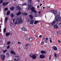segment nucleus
<instances>
[{"instance_id":"1","label":"nucleus","mask_w":61,"mask_h":61,"mask_svg":"<svg viewBox=\"0 0 61 61\" xmlns=\"http://www.w3.org/2000/svg\"><path fill=\"white\" fill-rule=\"evenodd\" d=\"M22 21H23L22 19H20L19 18H17L15 22L14 23V24L15 25L16 24L19 25L20 24H21L22 23Z\"/></svg>"},{"instance_id":"2","label":"nucleus","mask_w":61,"mask_h":61,"mask_svg":"<svg viewBox=\"0 0 61 61\" xmlns=\"http://www.w3.org/2000/svg\"><path fill=\"white\" fill-rule=\"evenodd\" d=\"M28 10H31L32 12H33L34 13H36L37 12L36 10H35L34 8L32 7V6H29L28 7Z\"/></svg>"},{"instance_id":"3","label":"nucleus","mask_w":61,"mask_h":61,"mask_svg":"<svg viewBox=\"0 0 61 61\" xmlns=\"http://www.w3.org/2000/svg\"><path fill=\"white\" fill-rule=\"evenodd\" d=\"M55 19L56 21H60L61 20V17L59 15H57L56 16V18H55Z\"/></svg>"},{"instance_id":"4","label":"nucleus","mask_w":61,"mask_h":61,"mask_svg":"<svg viewBox=\"0 0 61 61\" xmlns=\"http://www.w3.org/2000/svg\"><path fill=\"white\" fill-rule=\"evenodd\" d=\"M50 12L51 13H52L54 14L55 15V16H56V15H56L57 14V12H56V10H51L50 11Z\"/></svg>"},{"instance_id":"5","label":"nucleus","mask_w":61,"mask_h":61,"mask_svg":"<svg viewBox=\"0 0 61 61\" xmlns=\"http://www.w3.org/2000/svg\"><path fill=\"white\" fill-rule=\"evenodd\" d=\"M30 57H31L33 59H36V54H34L32 56L31 54H30Z\"/></svg>"},{"instance_id":"6","label":"nucleus","mask_w":61,"mask_h":61,"mask_svg":"<svg viewBox=\"0 0 61 61\" xmlns=\"http://www.w3.org/2000/svg\"><path fill=\"white\" fill-rule=\"evenodd\" d=\"M2 53L0 52V57L1 58L2 60H4L5 58V56L4 55H2Z\"/></svg>"},{"instance_id":"7","label":"nucleus","mask_w":61,"mask_h":61,"mask_svg":"<svg viewBox=\"0 0 61 61\" xmlns=\"http://www.w3.org/2000/svg\"><path fill=\"white\" fill-rule=\"evenodd\" d=\"M52 49H53V50H54V51H56V50H57V48L56 47V46H53L52 47Z\"/></svg>"},{"instance_id":"8","label":"nucleus","mask_w":61,"mask_h":61,"mask_svg":"<svg viewBox=\"0 0 61 61\" xmlns=\"http://www.w3.org/2000/svg\"><path fill=\"white\" fill-rule=\"evenodd\" d=\"M32 0H30V1H29V2L28 3V6H31V1Z\"/></svg>"},{"instance_id":"9","label":"nucleus","mask_w":61,"mask_h":61,"mask_svg":"<svg viewBox=\"0 0 61 61\" xmlns=\"http://www.w3.org/2000/svg\"><path fill=\"white\" fill-rule=\"evenodd\" d=\"M16 8L17 10H18L19 11H20L21 10V9L20 7L18 6H17Z\"/></svg>"},{"instance_id":"10","label":"nucleus","mask_w":61,"mask_h":61,"mask_svg":"<svg viewBox=\"0 0 61 61\" xmlns=\"http://www.w3.org/2000/svg\"><path fill=\"white\" fill-rule=\"evenodd\" d=\"M55 23H56V21H54L50 23V25H54Z\"/></svg>"},{"instance_id":"11","label":"nucleus","mask_w":61,"mask_h":61,"mask_svg":"<svg viewBox=\"0 0 61 61\" xmlns=\"http://www.w3.org/2000/svg\"><path fill=\"white\" fill-rule=\"evenodd\" d=\"M53 27L55 29H56L57 28H58V25H55L53 26Z\"/></svg>"},{"instance_id":"12","label":"nucleus","mask_w":61,"mask_h":61,"mask_svg":"<svg viewBox=\"0 0 61 61\" xmlns=\"http://www.w3.org/2000/svg\"><path fill=\"white\" fill-rule=\"evenodd\" d=\"M40 56L41 58H45V56L44 55H41Z\"/></svg>"},{"instance_id":"13","label":"nucleus","mask_w":61,"mask_h":61,"mask_svg":"<svg viewBox=\"0 0 61 61\" xmlns=\"http://www.w3.org/2000/svg\"><path fill=\"white\" fill-rule=\"evenodd\" d=\"M29 40L30 42H31V41L33 40V38L31 37H30L29 38Z\"/></svg>"},{"instance_id":"14","label":"nucleus","mask_w":61,"mask_h":61,"mask_svg":"<svg viewBox=\"0 0 61 61\" xmlns=\"http://www.w3.org/2000/svg\"><path fill=\"white\" fill-rule=\"evenodd\" d=\"M10 33L8 32V33H6V36H9V35H10Z\"/></svg>"},{"instance_id":"15","label":"nucleus","mask_w":61,"mask_h":61,"mask_svg":"<svg viewBox=\"0 0 61 61\" xmlns=\"http://www.w3.org/2000/svg\"><path fill=\"white\" fill-rule=\"evenodd\" d=\"M21 14V12L20 11H19L18 12V13H17L16 14V15H20Z\"/></svg>"},{"instance_id":"16","label":"nucleus","mask_w":61,"mask_h":61,"mask_svg":"<svg viewBox=\"0 0 61 61\" xmlns=\"http://www.w3.org/2000/svg\"><path fill=\"white\" fill-rule=\"evenodd\" d=\"M10 53L11 54H13V55H16V54L15 52L13 51H10Z\"/></svg>"},{"instance_id":"17","label":"nucleus","mask_w":61,"mask_h":61,"mask_svg":"<svg viewBox=\"0 0 61 61\" xmlns=\"http://www.w3.org/2000/svg\"><path fill=\"white\" fill-rule=\"evenodd\" d=\"M8 20V17H6L5 18V22L6 23V22H7V21Z\"/></svg>"},{"instance_id":"18","label":"nucleus","mask_w":61,"mask_h":61,"mask_svg":"<svg viewBox=\"0 0 61 61\" xmlns=\"http://www.w3.org/2000/svg\"><path fill=\"white\" fill-rule=\"evenodd\" d=\"M34 20H31L30 21V23L31 24H33L34 23Z\"/></svg>"},{"instance_id":"19","label":"nucleus","mask_w":61,"mask_h":61,"mask_svg":"<svg viewBox=\"0 0 61 61\" xmlns=\"http://www.w3.org/2000/svg\"><path fill=\"white\" fill-rule=\"evenodd\" d=\"M41 53L42 54H46V52L45 51H41Z\"/></svg>"},{"instance_id":"20","label":"nucleus","mask_w":61,"mask_h":61,"mask_svg":"<svg viewBox=\"0 0 61 61\" xmlns=\"http://www.w3.org/2000/svg\"><path fill=\"white\" fill-rule=\"evenodd\" d=\"M29 17L31 19H33V16L31 15H29Z\"/></svg>"},{"instance_id":"21","label":"nucleus","mask_w":61,"mask_h":61,"mask_svg":"<svg viewBox=\"0 0 61 61\" xmlns=\"http://www.w3.org/2000/svg\"><path fill=\"white\" fill-rule=\"evenodd\" d=\"M21 29L23 31H26V29H25V28L24 27H23V28H21Z\"/></svg>"},{"instance_id":"22","label":"nucleus","mask_w":61,"mask_h":61,"mask_svg":"<svg viewBox=\"0 0 61 61\" xmlns=\"http://www.w3.org/2000/svg\"><path fill=\"white\" fill-rule=\"evenodd\" d=\"M10 14V11H8L7 12V15H9Z\"/></svg>"},{"instance_id":"23","label":"nucleus","mask_w":61,"mask_h":61,"mask_svg":"<svg viewBox=\"0 0 61 61\" xmlns=\"http://www.w3.org/2000/svg\"><path fill=\"white\" fill-rule=\"evenodd\" d=\"M14 7H11L10 8V10L11 11H13V10H14Z\"/></svg>"},{"instance_id":"24","label":"nucleus","mask_w":61,"mask_h":61,"mask_svg":"<svg viewBox=\"0 0 61 61\" xmlns=\"http://www.w3.org/2000/svg\"><path fill=\"white\" fill-rule=\"evenodd\" d=\"M39 15L38 14L35 13L34 14V16L35 17H37V16H39Z\"/></svg>"},{"instance_id":"25","label":"nucleus","mask_w":61,"mask_h":61,"mask_svg":"<svg viewBox=\"0 0 61 61\" xmlns=\"http://www.w3.org/2000/svg\"><path fill=\"white\" fill-rule=\"evenodd\" d=\"M22 14L24 15H27V13L25 12L24 13H22Z\"/></svg>"},{"instance_id":"26","label":"nucleus","mask_w":61,"mask_h":61,"mask_svg":"<svg viewBox=\"0 0 61 61\" xmlns=\"http://www.w3.org/2000/svg\"><path fill=\"white\" fill-rule=\"evenodd\" d=\"M3 6H5L6 5V3L4 2V3H3Z\"/></svg>"},{"instance_id":"27","label":"nucleus","mask_w":61,"mask_h":61,"mask_svg":"<svg viewBox=\"0 0 61 61\" xmlns=\"http://www.w3.org/2000/svg\"><path fill=\"white\" fill-rule=\"evenodd\" d=\"M11 17L12 18H13V17H14V14H11Z\"/></svg>"},{"instance_id":"28","label":"nucleus","mask_w":61,"mask_h":61,"mask_svg":"<svg viewBox=\"0 0 61 61\" xmlns=\"http://www.w3.org/2000/svg\"><path fill=\"white\" fill-rule=\"evenodd\" d=\"M6 56L7 57H8L9 56V54L8 53H6Z\"/></svg>"},{"instance_id":"29","label":"nucleus","mask_w":61,"mask_h":61,"mask_svg":"<svg viewBox=\"0 0 61 61\" xmlns=\"http://www.w3.org/2000/svg\"><path fill=\"white\" fill-rule=\"evenodd\" d=\"M38 21H37V20L35 21L34 22V24H37V23H38Z\"/></svg>"},{"instance_id":"30","label":"nucleus","mask_w":61,"mask_h":61,"mask_svg":"<svg viewBox=\"0 0 61 61\" xmlns=\"http://www.w3.org/2000/svg\"><path fill=\"white\" fill-rule=\"evenodd\" d=\"M6 28H5L3 30V31L4 32H5H5H6V31H5V30H6Z\"/></svg>"},{"instance_id":"31","label":"nucleus","mask_w":61,"mask_h":61,"mask_svg":"<svg viewBox=\"0 0 61 61\" xmlns=\"http://www.w3.org/2000/svg\"><path fill=\"white\" fill-rule=\"evenodd\" d=\"M14 60H15L14 61H18L17 60H19V59H14Z\"/></svg>"},{"instance_id":"32","label":"nucleus","mask_w":61,"mask_h":61,"mask_svg":"<svg viewBox=\"0 0 61 61\" xmlns=\"http://www.w3.org/2000/svg\"><path fill=\"white\" fill-rule=\"evenodd\" d=\"M57 34L58 35H60V31L57 32Z\"/></svg>"},{"instance_id":"33","label":"nucleus","mask_w":61,"mask_h":61,"mask_svg":"<svg viewBox=\"0 0 61 61\" xmlns=\"http://www.w3.org/2000/svg\"><path fill=\"white\" fill-rule=\"evenodd\" d=\"M54 56L55 57H57V56H58V55L56 54V53H55Z\"/></svg>"},{"instance_id":"34","label":"nucleus","mask_w":61,"mask_h":61,"mask_svg":"<svg viewBox=\"0 0 61 61\" xmlns=\"http://www.w3.org/2000/svg\"><path fill=\"white\" fill-rule=\"evenodd\" d=\"M10 43H11V42H10V41H8L7 43V45H9V44H10Z\"/></svg>"},{"instance_id":"35","label":"nucleus","mask_w":61,"mask_h":61,"mask_svg":"<svg viewBox=\"0 0 61 61\" xmlns=\"http://www.w3.org/2000/svg\"><path fill=\"white\" fill-rule=\"evenodd\" d=\"M49 39L50 40V42L51 43L52 42V39L51 38H49Z\"/></svg>"},{"instance_id":"36","label":"nucleus","mask_w":61,"mask_h":61,"mask_svg":"<svg viewBox=\"0 0 61 61\" xmlns=\"http://www.w3.org/2000/svg\"><path fill=\"white\" fill-rule=\"evenodd\" d=\"M6 51H7V50H5L3 51V53H5Z\"/></svg>"},{"instance_id":"37","label":"nucleus","mask_w":61,"mask_h":61,"mask_svg":"<svg viewBox=\"0 0 61 61\" xmlns=\"http://www.w3.org/2000/svg\"><path fill=\"white\" fill-rule=\"evenodd\" d=\"M29 45V43H27L25 44L26 46H28Z\"/></svg>"},{"instance_id":"38","label":"nucleus","mask_w":61,"mask_h":61,"mask_svg":"<svg viewBox=\"0 0 61 61\" xmlns=\"http://www.w3.org/2000/svg\"><path fill=\"white\" fill-rule=\"evenodd\" d=\"M16 19H13V23H14L15 22V20Z\"/></svg>"},{"instance_id":"39","label":"nucleus","mask_w":61,"mask_h":61,"mask_svg":"<svg viewBox=\"0 0 61 61\" xmlns=\"http://www.w3.org/2000/svg\"><path fill=\"white\" fill-rule=\"evenodd\" d=\"M44 41H42L41 42V44L44 45Z\"/></svg>"},{"instance_id":"40","label":"nucleus","mask_w":61,"mask_h":61,"mask_svg":"<svg viewBox=\"0 0 61 61\" xmlns=\"http://www.w3.org/2000/svg\"><path fill=\"white\" fill-rule=\"evenodd\" d=\"M27 22H29V21H30V19H28L27 20Z\"/></svg>"},{"instance_id":"41","label":"nucleus","mask_w":61,"mask_h":61,"mask_svg":"<svg viewBox=\"0 0 61 61\" xmlns=\"http://www.w3.org/2000/svg\"><path fill=\"white\" fill-rule=\"evenodd\" d=\"M8 9L7 8H6L5 9V11H7Z\"/></svg>"},{"instance_id":"42","label":"nucleus","mask_w":61,"mask_h":61,"mask_svg":"<svg viewBox=\"0 0 61 61\" xmlns=\"http://www.w3.org/2000/svg\"><path fill=\"white\" fill-rule=\"evenodd\" d=\"M18 44H22V43L21 42H20L19 41L18 42Z\"/></svg>"},{"instance_id":"43","label":"nucleus","mask_w":61,"mask_h":61,"mask_svg":"<svg viewBox=\"0 0 61 61\" xmlns=\"http://www.w3.org/2000/svg\"><path fill=\"white\" fill-rule=\"evenodd\" d=\"M10 47V46L9 45L7 47V49H9V48Z\"/></svg>"},{"instance_id":"44","label":"nucleus","mask_w":61,"mask_h":61,"mask_svg":"<svg viewBox=\"0 0 61 61\" xmlns=\"http://www.w3.org/2000/svg\"><path fill=\"white\" fill-rule=\"evenodd\" d=\"M26 4H23L22 5V6H24V5H26Z\"/></svg>"},{"instance_id":"45","label":"nucleus","mask_w":61,"mask_h":61,"mask_svg":"<svg viewBox=\"0 0 61 61\" xmlns=\"http://www.w3.org/2000/svg\"><path fill=\"white\" fill-rule=\"evenodd\" d=\"M2 2H3V0H1L0 1V4H1V3H2Z\"/></svg>"},{"instance_id":"46","label":"nucleus","mask_w":61,"mask_h":61,"mask_svg":"<svg viewBox=\"0 0 61 61\" xmlns=\"http://www.w3.org/2000/svg\"><path fill=\"white\" fill-rule=\"evenodd\" d=\"M51 55H50L49 56V60H50V59H51Z\"/></svg>"},{"instance_id":"47","label":"nucleus","mask_w":61,"mask_h":61,"mask_svg":"<svg viewBox=\"0 0 61 61\" xmlns=\"http://www.w3.org/2000/svg\"><path fill=\"white\" fill-rule=\"evenodd\" d=\"M46 7L47 8V9H48V8H49V7L48 6H46Z\"/></svg>"},{"instance_id":"48","label":"nucleus","mask_w":61,"mask_h":61,"mask_svg":"<svg viewBox=\"0 0 61 61\" xmlns=\"http://www.w3.org/2000/svg\"><path fill=\"white\" fill-rule=\"evenodd\" d=\"M39 38H41L42 37V35H40L39 36Z\"/></svg>"},{"instance_id":"49","label":"nucleus","mask_w":61,"mask_h":61,"mask_svg":"<svg viewBox=\"0 0 61 61\" xmlns=\"http://www.w3.org/2000/svg\"><path fill=\"white\" fill-rule=\"evenodd\" d=\"M38 13H39L40 15V14H41V12H40V11H39V12H38Z\"/></svg>"},{"instance_id":"50","label":"nucleus","mask_w":61,"mask_h":61,"mask_svg":"<svg viewBox=\"0 0 61 61\" xmlns=\"http://www.w3.org/2000/svg\"><path fill=\"white\" fill-rule=\"evenodd\" d=\"M35 37H38V36H37V35H35Z\"/></svg>"},{"instance_id":"51","label":"nucleus","mask_w":61,"mask_h":61,"mask_svg":"<svg viewBox=\"0 0 61 61\" xmlns=\"http://www.w3.org/2000/svg\"><path fill=\"white\" fill-rule=\"evenodd\" d=\"M58 42H59V43H60L61 42H60V41L59 40H58Z\"/></svg>"},{"instance_id":"52","label":"nucleus","mask_w":61,"mask_h":61,"mask_svg":"<svg viewBox=\"0 0 61 61\" xmlns=\"http://www.w3.org/2000/svg\"><path fill=\"white\" fill-rule=\"evenodd\" d=\"M48 38H46V41H47V40H48Z\"/></svg>"},{"instance_id":"53","label":"nucleus","mask_w":61,"mask_h":61,"mask_svg":"<svg viewBox=\"0 0 61 61\" xmlns=\"http://www.w3.org/2000/svg\"><path fill=\"white\" fill-rule=\"evenodd\" d=\"M6 5L7 4H9V3L8 2H7L6 3Z\"/></svg>"},{"instance_id":"54","label":"nucleus","mask_w":61,"mask_h":61,"mask_svg":"<svg viewBox=\"0 0 61 61\" xmlns=\"http://www.w3.org/2000/svg\"><path fill=\"white\" fill-rule=\"evenodd\" d=\"M42 5V4H40V6H41Z\"/></svg>"},{"instance_id":"55","label":"nucleus","mask_w":61,"mask_h":61,"mask_svg":"<svg viewBox=\"0 0 61 61\" xmlns=\"http://www.w3.org/2000/svg\"><path fill=\"white\" fill-rule=\"evenodd\" d=\"M39 6L38 5L37 6V8H39Z\"/></svg>"},{"instance_id":"56","label":"nucleus","mask_w":61,"mask_h":61,"mask_svg":"<svg viewBox=\"0 0 61 61\" xmlns=\"http://www.w3.org/2000/svg\"><path fill=\"white\" fill-rule=\"evenodd\" d=\"M27 35L26 34H25L24 35L25 36H26Z\"/></svg>"},{"instance_id":"57","label":"nucleus","mask_w":61,"mask_h":61,"mask_svg":"<svg viewBox=\"0 0 61 61\" xmlns=\"http://www.w3.org/2000/svg\"><path fill=\"white\" fill-rule=\"evenodd\" d=\"M43 9H45V7H43Z\"/></svg>"},{"instance_id":"58","label":"nucleus","mask_w":61,"mask_h":61,"mask_svg":"<svg viewBox=\"0 0 61 61\" xmlns=\"http://www.w3.org/2000/svg\"><path fill=\"white\" fill-rule=\"evenodd\" d=\"M19 57V56H16L17 57Z\"/></svg>"},{"instance_id":"59","label":"nucleus","mask_w":61,"mask_h":61,"mask_svg":"<svg viewBox=\"0 0 61 61\" xmlns=\"http://www.w3.org/2000/svg\"><path fill=\"white\" fill-rule=\"evenodd\" d=\"M37 1V2H40V1L39 0H38V1Z\"/></svg>"},{"instance_id":"60","label":"nucleus","mask_w":61,"mask_h":61,"mask_svg":"<svg viewBox=\"0 0 61 61\" xmlns=\"http://www.w3.org/2000/svg\"><path fill=\"white\" fill-rule=\"evenodd\" d=\"M45 38H43V40H45Z\"/></svg>"},{"instance_id":"61","label":"nucleus","mask_w":61,"mask_h":61,"mask_svg":"<svg viewBox=\"0 0 61 61\" xmlns=\"http://www.w3.org/2000/svg\"><path fill=\"white\" fill-rule=\"evenodd\" d=\"M25 47V49H26L27 48H26V47Z\"/></svg>"},{"instance_id":"62","label":"nucleus","mask_w":61,"mask_h":61,"mask_svg":"<svg viewBox=\"0 0 61 61\" xmlns=\"http://www.w3.org/2000/svg\"><path fill=\"white\" fill-rule=\"evenodd\" d=\"M45 2V1L43 0V2Z\"/></svg>"},{"instance_id":"63","label":"nucleus","mask_w":61,"mask_h":61,"mask_svg":"<svg viewBox=\"0 0 61 61\" xmlns=\"http://www.w3.org/2000/svg\"><path fill=\"white\" fill-rule=\"evenodd\" d=\"M1 26H0V28H1Z\"/></svg>"},{"instance_id":"64","label":"nucleus","mask_w":61,"mask_h":61,"mask_svg":"<svg viewBox=\"0 0 61 61\" xmlns=\"http://www.w3.org/2000/svg\"><path fill=\"white\" fill-rule=\"evenodd\" d=\"M14 0V1H15L16 0Z\"/></svg>"}]
</instances>
